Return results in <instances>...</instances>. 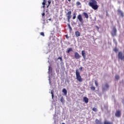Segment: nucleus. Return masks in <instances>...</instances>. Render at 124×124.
Wrapping results in <instances>:
<instances>
[{
  "label": "nucleus",
  "instance_id": "obj_4",
  "mask_svg": "<svg viewBox=\"0 0 124 124\" xmlns=\"http://www.w3.org/2000/svg\"><path fill=\"white\" fill-rule=\"evenodd\" d=\"M118 59L122 61H124V54L123 53V52L120 51L118 53Z\"/></svg>",
  "mask_w": 124,
  "mask_h": 124
},
{
  "label": "nucleus",
  "instance_id": "obj_39",
  "mask_svg": "<svg viewBox=\"0 0 124 124\" xmlns=\"http://www.w3.org/2000/svg\"><path fill=\"white\" fill-rule=\"evenodd\" d=\"M49 5H48L47 6H46V8H48V7H49Z\"/></svg>",
  "mask_w": 124,
  "mask_h": 124
},
{
  "label": "nucleus",
  "instance_id": "obj_36",
  "mask_svg": "<svg viewBox=\"0 0 124 124\" xmlns=\"http://www.w3.org/2000/svg\"><path fill=\"white\" fill-rule=\"evenodd\" d=\"M43 8L45 9V5H43Z\"/></svg>",
  "mask_w": 124,
  "mask_h": 124
},
{
  "label": "nucleus",
  "instance_id": "obj_16",
  "mask_svg": "<svg viewBox=\"0 0 124 124\" xmlns=\"http://www.w3.org/2000/svg\"><path fill=\"white\" fill-rule=\"evenodd\" d=\"M62 93H63L65 95H66L67 94V91H66V89H63Z\"/></svg>",
  "mask_w": 124,
  "mask_h": 124
},
{
  "label": "nucleus",
  "instance_id": "obj_29",
  "mask_svg": "<svg viewBox=\"0 0 124 124\" xmlns=\"http://www.w3.org/2000/svg\"><path fill=\"white\" fill-rule=\"evenodd\" d=\"M40 35H42V36H45V35L44 34V32H40Z\"/></svg>",
  "mask_w": 124,
  "mask_h": 124
},
{
  "label": "nucleus",
  "instance_id": "obj_3",
  "mask_svg": "<svg viewBox=\"0 0 124 124\" xmlns=\"http://www.w3.org/2000/svg\"><path fill=\"white\" fill-rule=\"evenodd\" d=\"M71 11H69L66 14V15L67 16V20L68 23H70V19H71Z\"/></svg>",
  "mask_w": 124,
  "mask_h": 124
},
{
  "label": "nucleus",
  "instance_id": "obj_25",
  "mask_svg": "<svg viewBox=\"0 0 124 124\" xmlns=\"http://www.w3.org/2000/svg\"><path fill=\"white\" fill-rule=\"evenodd\" d=\"M42 15L43 19H45V13H43V14H42Z\"/></svg>",
  "mask_w": 124,
  "mask_h": 124
},
{
  "label": "nucleus",
  "instance_id": "obj_2",
  "mask_svg": "<svg viewBox=\"0 0 124 124\" xmlns=\"http://www.w3.org/2000/svg\"><path fill=\"white\" fill-rule=\"evenodd\" d=\"M76 75L77 79L78 81V82H83V79L82 78V77H81L79 71L77 69L76 70Z\"/></svg>",
  "mask_w": 124,
  "mask_h": 124
},
{
  "label": "nucleus",
  "instance_id": "obj_7",
  "mask_svg": "<svg viewBox=\"0 0 124 124\" xmlns=\"http://www.w3.org/2000/svg\"><path fill=\"white\" fill-rule=\"evenodd\" d=\"M117 12H118V15H120V16H121V17H124V12H123L122 10L118 9L117 10Z\"/></svg>",
  "mask_w": 124,
  "mask_h": 124
},
{
  "label": "nucleus",
  "instance_id": "obj_20",
  "mask_svg": "<svg viewBox=\"0 0 124 124\" xmlns=\"http://www.w3.org/2000/svg\"><path fill=\"white\" fill-rule=\"evenodd\" d=\"M46 3H47V0H43V2L42 3V4H43V5H45Z\"/></svg>",
  "mask_w": 124,
  "mask_h": 124
},
{
  "label": "nucleus",
  "instance_id": "obj_41",
  "mask_svg": "<svg viewBox=\"0 0 124 124\" xmlns=\"http://www.w3.org/2000/svg\"><path fill=\"white\" fill-rule=\"evenodd\" d=\"M113 41H116V40L115 39H114Z\"/></svg>",
  "mask_w": 124,
  "mask_h": 124
},
{
  "label": "nucleus",
  "instance_id": "obj_24",
  "mask_svg": "<svg viewBox=\"0 0 124 124\" xmlns=\"http://www.w3.org/2000/svg\"><path fill=\"white\" fill-rule=\"evenodd\" d=\"M91 90H92V91H95V87L92 86L91 87Z\"/></svg>",
  "mask_w": 124,
  "mask_h": 124
},
{
  "label": "nucleus",
  "instance_id": "obj_42",
  "mask_svg": "<svg viewBox=\"0 0 124 124\" xmlns=\"http://www.w3.org/2000/svg\"><path fill=\"white\" fill-rule=\"evenodd\" d=\"M68 0L69 1H70V2L71 1V0Z\"/></svg>",
  "mask_w": 124,
  "mask_h": 124
},
{
  "label": "nucleus",
  "instance_id": "obj_19",
  "mask_svg": "<svg viewBox=\"0 0 124 124\" xmlns=\"http://www.w3.org/2000/svg\"><path fill=\"white\" fill-rule=\"evenodd\" d=\"M60 101H61V102L62 103H63V102H64V99H63V96H62V97L61 98Z\"/></svg>",
  "mask_w": 124,
  "mask_h": 124
},
{
  "label": "nucleus",
  "instance_id": "obj_22",
  "mask_svg": "<svg viewBox=\"0 0 124 124\" xmlns=\"http://www.w3.org/2000/svg\"><path fill=\"white\" fill-rule=\"evenodd\" d=\"M76 4L77 6H79V5H81V2H80V1H77Z\"/></svg>",
  "mask_w": 124,
  "mask_h": 124
},
{
  "label": "nucleus",
  "instance_id": "obj_23",
  "mask_svg": "<svg viewBox=\"0 0 124 124\" xmlns=\"http://www.w3.org/2000/svg\"><path fill=\"white\" fill-rule=\"evenodd\" d=\"M115 79H116V80H119L120 79V76L118 75L115 76Z\"/></svg>",
  "mask_w": 124,
  "mask_h": 124
},
{
  "label": "nucleus",
  "instance_id": "obj_13",
  "mask_svg": "<svg viewBox=\"0 0 124 124\" xmlns=\"http://www.w3.org/2000/svg\"><path fill=\"white\" fill-rule=\"evenodd\" d=\"M75 35L77 37H79V36L81 35V34L80 33V32L77 31L75 32Z\"/></svg>",
  "mask_w": 124,
  "mask_h": 124
},
{
  "label": "nucleus",
  "instance_id": "obj_6",
  "mask_svg": "<svg viewBox=\"0 0 124 124\" xmlns=\"http://www.w3.org/2000/svg\"><path fill=\"white\" fill-rule=\"evenodd\" d=\"M77 19H78V21L80 22V23H84V21L83 20V16H82V15H78L77 16Z\"/></svg>",
  "mask_w": 124,
  "mask_h": 124
},
{
  "label": "nucleus",
  "instance_id": "obj_44",
  "mask_svg": "<svg viewBox=\"0 0 124 124\" xmlns=\"http://www.w3.org/2000/svg\"><path fill=\"white\" fill-rule=\"evenodd\" d=\"M62 124H65L64 123H62Z\"/></svg>",
  "mask_w": 124,
  "mask_h": 124
},
{
  "label": "nucleus",
  "instance_id": "obj_1",
  "mask_svg": "<svg viewBox=\"0 0 124 124\" xmlns=\"http://www.w3.org/2000/svg\"><path fill=\"white\" fill-rule=\"evenodd\" d=\"M88 5L92 7L94 10H96L98 9V5H97V2L95 0H90L88 3Z\"/></svg>",
  "mask_w": 124,
  "mask_h": 124
},
{
  "label": "nucleus",
  "instance_id": "obj_15",
  "mask_svg": "<svg viewBox=\"0 0 124 124\" xmlns=\"http://www.w3.org/2000/svg\"><path fill=\"white\" fill-rule=\"evenodd\" d=\"M95 122L96 124H102V123H101V121L98 120V119H96Z\"/></svg>",
  "mask_w": 124,
  "mask_h": 124
},
{
  "label": "nucleus",
  "instance_id": "obj_18",
  "mask_svg": "<svg viewBox=\"0 0 124 124\" xmlns=\"http://www.w3.org/2000/svg\"><path fill=\"white\" fill-rule=\"evenodd\" d=\"M67 25H68V27L69 29V31H72V28H71V26H70V24H68Z\"/></svg>",
  "mask_w": 124,
  "mask_h": 124
},
{
  "label": "nucleus",
  "instance_id": "obj_17",
  "mask_svg": "<svg viewBox=\"0 0 124 124\" xmlns=\"http://www.w3.org/2000/svg\"><path fill=\"white\" fill-rule=\"evenodd\" d=\"M104 124H113V123L106 120L104 121Z\"/></svg>",
  "mask_w": 124,
  "mask_h": 124
},
{
  "label": "nucleus",
  "instance_id": "obj_30",
  "mask_svg": "<svg viewBox=\"0 0 124 124\" xmlns=\"http://www.w3.org/2000/svg\"><path fill=\"white\" fill-rule=\"evenodd\" d=\"M58 60H60L61 62L62 61V57H58Z\"/></svg>",
  "mask_w": 124,
  "mask_h": 124
},
{
  "label": "nucleus",
  "instance_id": "obj_37",
  "mask_svg": "<svg viewBox=\"0 0 124 124\" xmlns=\"http://www.w3.org/2000/svg\"><path fill=\"white\" fill-rule=\"evenodd\" d=\"M102 90H103V92L104 91V87H102Z\"/></svg>",
  "mask_w": 124,
  "mask_h": 124
},
{
  "label": "nucleus",
  "instance_id": "obj_11",
  "mask_svg": "<svg viewBox=\"0 0 124 124\" xmlns=\"http://www.w3.org/2000/svg\"><path fill=\"white\" fill-rule=\"evenodd\" d=\"M82 14L84 16L85 18H86V19H89V15H88V13L86 12H83Z\"/></svg>",
  "mask_w": 124,
  "mask_h": 124
},
{
  "label": "nucleus",
  "instance_id": "obj_40",
  "mask_svg": "<svg viewBox=\"0 0 124 124\" xmlns=\"http://www.w3.org/2000/svg\"><path fill=\"white\" fill-rule=\"evenodd\" d=\"M48 70L50 71V66L49 67Z\"/></svg>",
  "mask_w": 124,
  "mask_h": 124
},
{
  "label": "nucleus",
  "instance_id": "obj_10",
  "mask_svg": "<svg viewBox=\"0 0 124 124\" xmlns=\"http://www.w3.org/2000/svg\"><path fill=\"white\" fill-rule=\"evenodd\" d=\"M81 55L83 58V59H86V52H85V50H82L81 51Z\"/></svg>",
  "mask_w": 124,
  "mask_h": 124
},
{
  "label": "nucleus",
  "instance_id": "obj_14",
  "mask_svg": "<svg viewBox=\"0 0 124 124\" xmlns=\"http://www.w3.org/2000/svg\"><path fill=\"white\" fill-rule=\"evenodd\" d=\"M72 51H73L72 48L70 47L67 49V51H66V53H69L70 52Z\"/></svg>",
  "mask_w": 124,
  "mask_h": 124
},
{
  "label": "nucleus",
  "instance_id": "obj_9",
  "mask_svg": "<svg viewBox=\"0 0 124 124\" xmlns=\"http://www.w3.org/2000/svg\"><path fill=\"white\" fill-rule=\"evenodd\" d=\"M115 116L118 118H120V117H121V111L117 110L115 113Z\"/></svg>",
  "mask_w": 124,
  "mask_h": 124
},
{
  "label": "nucleus",
  "instance_id": "obj_28",
  "mask_svg": "<svg viewBox=\"0 0 124 124\" xmlns=\"http://www.w3.org/2000/svg\"><path fill=\"white\" fill-rule=\"evenodd\" d=\"M95 85L96 87H98V83L97 82V81L95 80Z\"/></svg>",
  "mask_w": 124,
  "mask_h": 124
},
{
  "label": "nucleus",
  "instance_id": "obj_33",
  "mask_svg": "<svg viewBox=\"0 0 124 124\" xmlns=\"http://www.w3.org/2000/svg\"><path fill=\"white\" fill-rule=\"evenodd\" d=\"M48 5H50V4H51V0H48Z\"/></svg>",
  "mask_w": 124,
  "mask_h": 124
},
{
  "label": "nucleus",
  "instance_id": "obj_26",
  "mask_svg": "<svg viewBox=\"0 0 124 124\" xmlns=\"http://www.w3.org/2000/svg\"><path fill=\"white\" fill-rule=\"evenodd\" d=\"M51 94H52V99H54V93H53V91H51Z\"/></svg>",
  "mask_w": 124,
  "mask_h": 124
},
{
  "label": "nucleus",
  "instance_id": "obj_8",
  "mask_svg": "<svg viewBox=\"0 0 124 124\" xmlns=\"http://www.w3.org/2000/svg\"><path fill=\"white\" fill-rule=\"evenodd\" d=\"M75 59H76L77 60L78 59H80V58H81V56H80V55L79 54V53L78 52H75Z\"/></svg>",
  "mask_w": 124,
  "mask_h": 124
},
{
  "label": "nucleus",
  "instance_id": "obj_27",
  "mask_svg": "<svg viewBox=\"0 0 124 124\" xmlns=\"http://www.w3.org/2000/svg\"><path fill=\"white\" fill-rule=\"evenodd\" d=\"M92 110L93 111H94V112H96V111H97V109L96 108H93Z\"/></svg>",
  "mask_w": 124,
  "mask_h": 124
},
{
  "label": "nucleus",
  "instance_id": "obj_38",
  "mask_svg": "<svg viewBox=\"0 0 124 124\" xmlns=\"http://www.w3.org/2000/svg\"><path fill=\"white\" fill-rule=\"evenodd\" d=\"M51 20H52V19H51V18L48 19V21H51Z\"/></svg>",
  "mask_w": 124,
  "mask_h": 124
},
{
  "label": "nucleus",
  "instance_id": "obj_21",
  "mask_svg": "<svg viewBox=\"0 0 124 124\" xmlns=\"http://www.w3.org/2000/svg\"><path fill=\"white\" fill-rule=\"evenodd\" d=\"M73 15V19L75 20V19H76V14L74 13Z\"/></svg>",
  "mask_w": 124,
  "mask_h": 124
},
{
  "label": "nucleus",
  "instance_id": "obj_12",
  "mask_svg": "<svg viewBox=\"0 0 124 124\" xmlns=\"http://www.w3.org/2000/svg\"><path fill=\"white\" fill-rule=\"evenodd\" d=\"M83 101L85 103H88L89 102V98H88V97H84L83 98Z\"/></svg>",
  "mask_w": 124,
  "mask_h": 124
},
{
  "label": "nucleus",
  "instance_id": "obj_32",
  "mask_svg": "<svg viewBox=\"0 0 124 124\" xmlns=\"http://www.w3.org/2000/svg\"><path fill=\"white\" fill-rule=\"evenodd\" d=\"M114 52H115V53H117V52H118V49L115 48V49H114Z\"/></svg>",
  "mask_w": 124,
  "mask_h": 124
},
{
  "label": "nucleus",
  "instance_id": "obj_43",
  "mask_svg": "<svg viewBox=\"0 0 124 124\" xmlns=\"http://www.w3.org/2000/svg\"><path fill=\"white\" fill-rule=\"evenodd\" d=\"M49 84H51V81H49Z\"/></svg>",
  "mask_w": 124,
  "mask_h": 124
},
{
  "label": "nucleus",
  "instance_id": "obj_5",
  "mask_svg": "<svg viewBox=\"0 0 124 124\" xmlns=\"http://www.w3.org/2000/svg\"><path fill=\"white\" fill-rule=\"evenodd\" d=\"M111 35L114 37V36H117V29H116V27L113 28V31L111 32Z\"/></svg>",
  "mask_w": 124,
  "mask_h": 124
},
{
  "label": "nucleus",
  "instance_id": "obj_31",
  "mask_svg": "<svg viewBox=\"0 0 124 124\" xmlns=\"http://www.w3.org/2000/svg\"><path fill=\"white\" fill-rule=\"evenodd\" d=\"M105 87H107V89H108V88H109V85H108V84H106L105 85Z\"/></svg>",
  "mask_w": 124,
  "mask_h": 124
},
{
  "label": "nucleus",
  "instance_id": "obj_35",
  "mask_svg": "<svg viewBox=\"0 0 124 124\" xmlns=\"http://www.w3.org/2000/svg\"><path fill=\"white\" fill-rule=\"evenodd\" d=\"M65 37L67 39H68V38H69V37H68V36L67 35H65Z\"/></svg>",
  "mask_w": 124,
  "mask_h": 124
},
{
  "label": "nucleus",
  "instance_id": "obj_34",
  "mask_svg": "<svg viewBox=\"0 0 124 124\" xmlns=\"http://www.w3.org/2000/svg\"><path fill=\"white\" fill-rule=\"evenodd\" d=\"M79 70H80V71H82V69H83V67H80L79 68Z\"/></svg>",
  "mask_w": 124,
  "mask_h": 124
}]
</instances>
